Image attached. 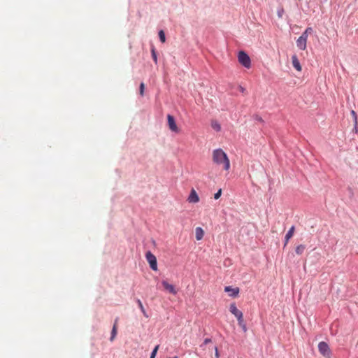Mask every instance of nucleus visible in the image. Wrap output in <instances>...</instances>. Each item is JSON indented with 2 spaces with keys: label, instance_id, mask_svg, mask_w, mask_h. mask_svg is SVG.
I'll list each match as a JSON object with an SVG mask.
<instances>
[{
  "label": "nucleus",
  "instance_id": "nucleus-1",
  "mask_svg": "<svg viewBox=\"0 0 358 358\" xmlns=\"http://www.w3.org/2000/svg\"><path fill=\"white\" fill-rule=\"evenodd\" d=\"M213 160L217 165L223 164V169L228 171L230 168V161L225 152L221 148L214 150L213 153Z\"/></svg>",
  "mask_w": 358,
  "mask_h": 358
},
{
  "label": "nucleus",
  "instance_id": "nucleus-2",
  "mask_svg": "<svg viewBox=\"0 0 358 358\" xmlns=\"http://www.w3.org/2000/svg\"><path fill=\"white\" fill-rule=\"evenodd\" d=\"M238 61L245 69L251 67V59L248 54L244 50L238 52Z\"/></svg>",
  "mask_w": 358,
  "mask_h": 358
},
{
  "label": "nucleus",
  "instance_id": "nucleus-3",
  "mask_svg": "<svg viewBox=\"0 0 358 358\" xmlns=\"http://www.w3.org/2000/svg\"><path fill=\"white\" fill-rule=\"evenodd\" d=\"M145 259L149 264L150 268L152 271H157V260L156 257L154 255V254L148 250L145 253Z\"/></svg>",
  "mask_w": 358,
  "mask_h": 358
},
{
  "label": "nucleus",
  "instance_id": "nucleus-4",
  "mask_svg": "<svg viewBox=\"0 0 358 358\" xmlns=\"http://www.w3.org/2000/svg\"><path fill=\"white\" fill-rule=\"evenodd\" d=\"M318 350L324 357H329L331 352L327 343L321 341L318 344Z\"/></svg>",
  "mask_w": 358,
  "mask_h": 358
},
{
  "label": "nucleus",
  "instance_id": "nucleus-5",
  "mask_svg": "<svg viewBox=\"0 0 358 358\" xmlns=\"http://www.w3.org/2000/svg\"><path fill=\"white\" fill-rule=\"evenodd\" d=\"M167 124L169 129L171 131L178 133L179 131L178 127L176 124V119L173 115L171 114L167 115Z\"/></svg>",
  "mask_w": 358,
  "mask_h": 358
},
{
  "label": "nucleus",
  "instance_id": "nucleus-6",
  "mask_svg": "<svg viewBox=\"0 0 358 358\" xmlns=\"http://www.w3.org/2000/svg\"><path fill=\"white\" fill-rule=\"evenodd\" d=\"M224 292L227 293L228 295L232 298H236L238 296L240 289L238 287H234L231 285L224 287Z\"/></svg>",
  "mask_w": 358,
  "mask_h": 358
},
{
  "label": "nucleus",
  "instance_id": "nucleus-7",
  "mask_svg": "<svg viewBox=\"0 0 358 358\" xmlns=\"http://www.w3.org/2000/svg\"><path fill=\"white\" fill-rule=\"evenodd\" d=\"M306 43L307 38H306L305 34H301L296 40V45L301 50H304L306 48Z\"/></svg>",
  "mask_w": 358,
  "mask_h": 358
},
{
  "label": "nucleus",
  "instance_id": "nucleus-8",
  "mask_svg": "<svg viewBox=\"0 0 358 358\" xmlns=\"http://www.w3.org/2000/svg\"><path fill=\"white\" fill-rule=\"evenodd\" d=\"M162 285L164 287V288L167 290L169 293L176 295L178 292L175 288V286L172 284H170L168 282L167 280H163L162 281Z\"/></svg>",
  "mask_w": 358,
  "mask_h": 358
},
{
  "label": "nucleus",
  "instance_id": "nucleus-9",
  "mask_svg": "<svg viewBox=\"0 0 358 358\" xmlns=\"http://www.w3.org/2000/svg\"><path fill=\"white\" fill-rule=\"evenodd\" d=\"M229 311L236 317L237 320L243 316V313L237 308L235 303H231L229 306Z\"/></svg>",
  "mask_w": 358,
  "mask_h": 358
},
{
  "label": "nucleus",
  "instance_id": "nucleus-10",
  "mask_svg": "<svg viewBox=\"0 0 358 358\" xmlns=\"http://www.w3.org/2000/svg\"><path fill=\"white\" fill-rule=\"evenodd\" d=\"M187 201L189 202V203H197L199 201V196L198 195V194L196 193V192L192 189L189 193V195L187 198Z\"/></svg>",
  "mask_w": 358,
  "mask_h": 358
},
{
  "label": "nucleus",
  "instance_id": "nucleus-11",
  "mask_svg": "<svg viewBox=\"0 0 358 358\" xmlns=\"http://www.w3.org/2000/svg\"><path fill=\"white\" fill-rule=\"evenodd\" d=\"M292 63L293 67L298 71H301L302 68L300 62L296 55L292 56Z\"/></svg>",
  "mask_w": 358,
  "mask_h": 358
},
{
  "label": "nucleus",
  "instance_id": "nucleus-12",
  "mask_svg": "<svg viewBox=\"0 0 358 358\" xmlns=\"http://www.w3.org/2000/svg\"><path fill=\"white\" fill-rule=\"evenodd\" d=\"M204 236V231L203 229L200 227H198L195 229V238L197 241H200L203 238Z\"/></svg>",
  "mask_w": 358,
  "mask_h": 358
},
{
  "label": "nucleus",
  "instance_id": "nucleus-13",
  "mask_svg": "<svg viewBox=\"0 0 358 358\" xmlns=\"http://www.w3.org/2000/svg\"><path fill=\"white\" fill-rule=\"evenodd\" d=\"M136 302L139 308V309L141 310V313H143V315L146 317H149V315H148L143 305V303L141 302V301L139 299H136Z\"/></svg>",
  "mask_w": 358,
  "mask_h": 358
},
{
  "label": "nucleus",
  "instance_id": "nucleus-14",
  "mask_svg": "<svg viewBox=\"0 0 358 358\" xmlns=\"http://www.w3.org/2000/svg\"><path fill=\"white\" fill-rule=\"evenodd\" d=\"M151 57L155 64H157V52L154 45L150 47Z\"/></svg>",
  "mask_w": 358,
  "mask_h": 358
},
{
  "label": "nucleus",
  "instance_id": "nucleus-15",
  "mask_svg": "<svg viewBox=\"0 0 358 358\" xmlns=\"http://www.w3.org/2000/svg\"><path fill=\"white\" fill-rule=\"evenodd\" d=\"M117 320H118V318L115 319V324H113V327L111 330L110 338V341H111L115 338V337L117 335V330L116 323L117 322Z\"/></svg>",
  "mask_w": 358,
  "mask_h": 358
},
{
  "label": "nucleus",
  "instance_id": "nucleus-16",
  "mask_svg": "<svg viewBox=\"0 0 358 358\" xmlns=\"http://www.w3.org/2000/svg\"><path fill=\"white\" fill-rule=\"evenodd\" d=\"M294 230H295V227L294 225H292L289 228V229L287 231V232L286 233L285 236V237H286L287 241H289V239L293 236Z\"/></svg>",
  "mask_w": 358,
  "mask_h": 358
},
{
  "label": "nucleus",
  "instance_id": "nucleus-17",
  "mask_svg": "<svg viewBox=\"0 0 358 358\" xmlns=\"http://www.w3.org/2000/svg\"><path fill=\"white\" fill-rule=\"evenodd\" d=\"M350 113L352 115V117L353 118V120H354V129L356 131V132L357 131V113L355 110H352L350 111Z\"/></svg>",
  "mask_w": 358,
  "mask_h": 358
},
{
  "label": "nucleus",
  "instance_id": "nucleus-18",
  "mask_svg": "<svg viewBox=\"0 0 358 358\" xmlns=\"http://www.w3.org/2000/svg\"><path fill=\"white\" fill-rule=\"evenodd\" d=\"M211 127L215 130L216 131H220L221 130V125L220 124L216 121V120H213L211 122Z\"/></svg>",
  "mask_w": 358,
  "mask_h": 358
},
{
  "label": "nucleus",
  "instance_id": "nucleus-19",
  "mask_svg": "<svg viewBox=\"0 0 358 358\" xmlns=\"http://www.w3.org/2000/svg\"><path fill=\"white\" fill-rule=\"evenodd\" d=\"M305 249H306V245L303 244H300L296 246V248L295 249V252L297 255H301L304 252Z\"/></svg>",
  "mask_w": 358,
  "mask_h": 358
},
{
  "label": "nucleus",
  "instance_id": "nucleus-20",
  "mask_svg": "<svg viewBox=\"0 0 358 358\" xmlns=\"http://www.w3.org/2000/svg\"><path fill=\"white\" fill-rule=\"evenodd\" d=\"M158 36H159V41L162 43H164L166 41V34H165V32L164 31V30H159L158 32Z\"/></svg>",
  "mask_w": 358,
  "mask_h": 358
},
{
  "label": "nucleus",
  "instance_id": "nucleus-21",
  "mask_svg": "<svg viewBox=\"0 0 358 358\" xmlns=\"http://www.w3.org/2000/svg\"><path fill=\"white\" fill-rule=\"evenodd\" d=\"M159 348V345H157L152 350L149 358H155L157 354V351Z\"/></svg>",
  "mask_w": 358,
  "mask_h": 358
},
{
  "label": "nucleus",
  "instance_id": "nucleus-22",
  "mask_svg": "<svg viewBox=\"0 0 358 358\" xmlns=\"http://www.w3.org/2000/svg\"><path fill=\"white\" fill-rule=\"evenodd\" d=\"M285 13V10L282 6H280L277 9V15L279 18H282Z\"/></svg>",
  "mask_w": 358,
  "mask_h": 358
},
{
  "label": "nucleus",
  "instance_id": "nucleus-23",
  "mask_svg": "<svg viewBox=\"0 0 358 358\" xmlns=\"http://www.w3.org/2000/svg\"><path fill=\"white\" fill-rule=\"evenodd\" d=\"M313 28L309 27H307V28L305 29V31H304L301 34H305L306 38H308V34H312V33H313Z\"/></svg>",
  "mask_w": 358,
  "mask_h": 358
},
{
  "label": "nucleus",
  "instance_id": "nucleus-24",
  "mask_svg": "<svg viewBox=\"0 0 358 358\" xmlns=\"http://www.w3.org/2000/svg\"><path fill=\"white\" fill-rule=\"evenodd\" d=\"M144 92H145V84L143 82H141L139 85V93H140L141 96H143L144 95Z\"/></svg>",
  "mask_w": 358,
  "mask_h": 358
},
{
  "label": "nucleus",
  "instance_id": "nucleus-25",
  "mask_svg": "<svg viewBox=\"0 0 358 358\" xmlns=\"http://www.w3.org/2000/svg\"><path fill=\"white\" fill-rule=\"evenodd\" d=\"M222 195V189L220 188L216 193L214 194V199L215 200L218 199Z\"/></svg>",
  "mask_w": 358,
  "mask_h": 358
},
{
  "label": "nucleus",
  "instance_id": "nucleus-26",
  "mask_svg": "<svg viewBox=\"0 0 358 358\" xmlns=\"http://www.w3.org/2000/svg\"><path fill=\"white\" fill-rule=\"evenodd\" d=\"M347 191H348L349 197L352 198L354 196V192H353L352 189L350 187H348L347 189Z\"/></svg>",
  "mask_w": 358,
  "mask_h": 358
},
{
  "label": "nucleus",
  "instance_id": "nucleus-27",
  "mask_svg": "<svg viewBox=\"0 0 358 358\" xmlns=\"http://www.w3.org/2000/svg\"><path fill=\"white\" fill-rule=\"evenodd\" d=\"M237 321H238V324L239 326H241V325L245 324V321L243 320V316L240 317L239 319H238Z\"/></svg>",
  "mask_w": 358,
  "mask_h": 358
},
{
  "label": "nucleus",
  "instance_id": "nucleus-28",
  "mask_svg": "<svg viewBox=\"0 0 358 358\" xmlns=\"http://www.w3.org/2000/svg\"><path fill=\"white\" fill-rule=\"evenodd\" d=\"M255 120H257V121H258V122H264V120H263V119L262 118V117H260V116H259V115H255Z\"/></svg>",
  "mask_w": 358,
  "mask_h": 358
},
{
  "label": "nucleus",
  "instance_id": "nucleus-29",
  "mask_svg": "<svg viewBox=\"0 0 358 358\" xmlns=\"http://www.w3.org/2000/svg\"><path fill=\"white\" fill-rule=\"evenodd\" d=\"M211 342V338H206L203 341V345H207L208 343Z\"/></svg>",
  "mask_w": 358,
  "mask_h": 358
},
{
  "label": "nucleus",
  "instance_id": "nucleus-30",
  "mask_svg": "<svg viewBox=\"0 0 358 358\" xmlns=\"http://www.w3.org/2000/svg\"><path fill=\"white\" fill-rule=\"evenodd\" d=\"M241 328L242 329V330L244 331V332H246L248 329H247V326H246V323L240 326Z\"/></svg>",
  "mask_w": 358,
  "mask_h": 358
},
{
  "label": "nucleus",
  "instance_id": "nucleus-31",
  "mask_svg": "<svg viewBox=\"0 0 358 358\" xmlns=\"http://www.w3.org/2000/svg\"><path fill=\"white\" fill-rule=\"evenodd\" d=\"M215 355L216 358H219L220 357V353H219V351H218V349H217V347H215Z\"/></svg>",
  "mask_w": 358,
  "mask_h": 358
},
{
  "label": "nucleus",
  "instance_id": "nucleus-32",
  "mask_svg": "<svg viewBox=\"0 0 358 358\" xmlns=\"http://www.w3.org/2000/svg\"><path fill=\"white\" fill-rule=\"evenodd\" d=\"M238 89H239L240 92H242V93H244L245 91V88L242 87L241 85L238 86Z\"/></svg>",
  "mask_w": 358,
  "mask_h": 358
},
{
  "label": "nucleus",
  "instance_id": "nucleus-33",
  "mask_svg": "<svg viewBox=\"0 0 358 358\" xmlns=\"http://www.w3.org/2000/svg\"><path fill=\"white\" fill-rule=\"evenodd\" d=\"M289 241H287V239H286V237H285L284 238V245H283V248H285L286 247V245H287Z\"/></svg>",
  "mask_w": 358,
  "mask_h": 358
},
{
  "label": "nucleus",
  "instance_id": "nucleus-34",
  "mask_svg": "<svg viewBox=\"0 0 358 358\" xmlns=\"http://www.w3.org/2000/svg\"><path fill=\"white\" fill-rule=\"evenodd\" d=\"M171 358H178V356H174L173 357H171Z\"/></svg>",
  "mask_w": 358,
  "mask_h": 358
},
{
  "label": "nucleus",
  "instance_id": "nucleus-35",
  "mask_svg": "<svg viewBox=\"0 0 358 358\" xmlns=\"http://www.w3.org/2000/svg\"><path fill=\"white\" fill-rule=\"evenodd\" d=\"M327 0H322V2H326Z\"/></svg>",
  "mask_w": 358,
  "mask_h": 358
}]
</instances>
